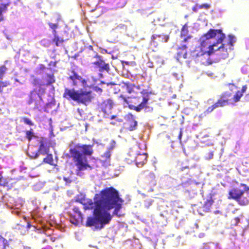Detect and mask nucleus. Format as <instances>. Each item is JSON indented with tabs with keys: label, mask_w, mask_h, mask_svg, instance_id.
<instances>
[{
	"label": "nucleus",
	"mask_w": 249,
	"mask_h": 249,
	"mask_svg": "<svg viewBox=\"0 0 249 249\" xmlns=\"http://www.w3.org/2000/svg\"><path fill=\"white\" fill-rule=\"evenodd\" d=\"M94 202L90 198L86 199L84 204L85 210L94 208L93 216L87 218L85 226L86 227H94L101 230L109 224L112 216L108 211L114 209L113 214L119 216V212L122 208L123 200L119 196L118 191L113 187H106L93 197Z\"/></svg>",
	"instance_id": "1"
},
{
	"label": "nucleus",
	"mask_w": 249,
	"mask_h": 249,
	"mask_svg": "<svg viewBox=\"0 0 249 249\" xmlns=\"http://www.w3.org/2000/svg\"><path fill=\"white\" fill-rule=\"evenodd\" d=\"M93 144L78 143L70 149L69 152L77 168L76 174L77 176H81V171L88 168L92 169V167L89 164L86 157H90L93 154Z\"/></svg>",
	"instance_id": "2"
},
{
	"label": "nucleus",
	"mask_w": 249,
	"mask_h": 249,
	"mask_svg": "<svg viewBox=\"0 0 249 249\" xmlns=\"http://www.w3.org/2000/svg\"><path fill=\"white\" fill-rule=\"evenodd\" d=\"M63 97L68 100H73L85 105L90 103L93 98L90 90L82 89L76 90L73 89L68 88L65 89Z\"/></svg>",
	"instance_id": "3"
},
{
	"label": "nucleus",
	"mask_w": 249,
	"mask_h": 249,
	"mask_svg": "<svg viewBox=\"0 0 249 249\" xmlns=\"http://www.w3.org/2000/svg\"><path fill=\"white\" fill-rule=\"evenodd\" d=\"M141 93L142 94V101L141 96H131V100H130V103H133L135 104H138V106H136L133 105L129 104L128 105V107L130 109L134 110L137 112H140L143 108H145V109H148V110H152V107L146 106L147 104H148V100H149V95L150 93V92H148L144 90H143L141 92Z\"/></svg>",
	"instance_id": "4"
},
{
	"label": "nucleus",
	"mask_w": 249,
	"mask_h": 249,
	"mask_svg": "<svg viewBox=\"0 0 249 249\" xmlns=\"http://www.w3.org/2000/svg\"><path fill=\"white\" fill-rule=\"evenodd\" d=\"M225 37L226 36L225 35H221L219 36H217V40L215 43H213L211 45H209V47H208V50L207 51H202V52L196 53L195 54V57L196 58L200 56H203L205 54H207L210 56L213 53L216 54L219 51V49H217V48L219 47V45H220L222 44V42Z\"/></svg>",
	"instance_id": "5"
},
{
	"label": "nucleus",
	"mask_w": 249,
	"mask_h": 249,
	"mask_svg": "<svg viewBox=\"0 0 249 249\" xmlns=\"http://www.w3.org/2000/svg\"><path fill=\"white\" fill-rule=\"evenodd\" d=\"M114 101L112 98L104 99L102 102L98 104V109L103 112L105 117H108L111 113V110L115 106Z\"/></svg>",
	"instance_id": "6"
},
{
	"label": "nucleus",
	"mask_w": 249,
	"mask_h": 249,
	"mask_svg": "<svg viewBox=\"0 0 249 249\" xmlns=\"http://www.w3.org/2000/svg\"><path fill=\"white\" fill-rule=\"evenodd\" d=\"M236 186L231 189L228 193V198L235 200L244 191H249V187L245 184L238 183L236 182Z\"/></svg>",
	"instance_id": "7"
},
{
	"label": "nucleus",
	"mask_w": 249,
	"mask_h": 249,
	"mask_svg": "<svg viewBox=\"0 0 249 249\" xmlns=\"http://www.w3.org/2000/svg\"><path fill=\"white\" fill-rule=\"evenodd\" d=\"M29 97L28 104L31 105L34 104L35 108L39 109L43 105L44 103L42 101V97L39 93H37L36 89L32 90L30 92Z\"/></svg>",
	"instance_id": "8"
},
{
	"label": "nucleus",
	"mask_w": 249,
	"mask_h": 249,
	"mask_svg": "<svg viewBox=\"0 0 249 249\" xmlns=\"http://www.w3.org/2000/svg\"><path fill=\"white\" fill-rule=\"evenodd\" d=\"M94 57L96 58V60L93 61L92 64L94 65V68L97 69L101 72L105 71L108 72L110 70L109 64L106 63L102 57L97 53L94 55Z\"/></svg>",
	"instance_id": "9"
},
{
	"label": "nucleus",
	"mask_w": 249,
	"mask_h": 249,
	"mask_svg": "<svg viewBox=\"0 0 249 249\" xmlns=\"http://www.w3.org/2000/svg\"><path fill=\"white\" fill-rule=\"evenodd\" d=\"M68 75L67 80L71 82L72 86H78V82L82 83L84 86L87 85V81L79 75L73 69L69 71Z\"/></svg>",
	"instance_id": "10"
},
{
	"label": "nucleus",
	"mask_w": 249,
	"mask_h": 249,
	"mask_svg": "<svg viewBox=\"0 0 249 249\" xmlns=\"http://www.w3.org/2000/svg\"><path fill=\"white\" fill-rule=\"evenodd\" d=\"M124 125L126 129L130 131H132L137 129L138 122L133 114L128 113L125 117Z\"/></svg>",
	"instance_id": "11"
},
{
	"label": "nucleus",
	"mask_w": 249,
	"mask_h": 249,
	"mask_svg": "<svg viewBox=\"0 0 249 249\" xmlns=\"http://www.w3.org/2000/svg\"><path fill=\"white\" fill-rule=\"evenodd\" d=\"M72 210L75 214H77V217L75 214H70V222L77 226L79 223H82L83 221V215L80 211V208L77 206H74Z\"/></svg>",
	"instance_id": "12"
},
{
	"label": "nucleus",
	"mask_w": 249,
	"mask_h": 249,
	"mask_svg": "<svg viewBox=\"0 0 249 249\" xmlns=\"http://www.w3.org/2000/svg\"><path fill=\"white\" fill-rule=\"evenodd\" d=\"M38 152L39 154L45 155L49 153L50 147V141L46 138H42L39 141Z\"/></svg>",
	"instance_id": "13"
},
{
	"label": "nucleus",
	"mask_w": 249,
	"mask_h": 249,
	"mask_svg": "<svg viewBox=\"0 0 249 249\" xmlns=\"http://www.w3.org/2000/svg\"><path fill=\"white\" fill-rule=\"evenodd\" d=\"M231 92L225 91L222 93L217 101L220 103L221 106L224 107L230 104H232V102L231 97Z\"/></svg>",
	"instance_id": "14"
},
{
	"label": "nucleus",
	"mask_w": 249,
	"mask_h": 249,
	"mask_svg": "<svg viewBox=\"0 0 249 249\" xmlns=\"http://www.w3.org/2000/svg\"><path fill=\"white\" fill-rule=\"evenodd\" d=\"M169 36L163 34L153 35L151 37V43L158 44L159 43L167 42Z\"/></svg>",
	"instance_id": "15"
},
{
	"label": "nucleus",
	"mask_w": 249,
	"mask_h": 249,
	"mask_svg": "<svg viewBox=\"0 0 249 249\" xmlns=\"http://www.w3.org/2000/svg\"><path fill=\"white\" fill-rule=\"evenodd\" d=\"M240 205L249 204V190L244 191L235 200Z\"/></svg>",
	"instance_id": "16"
},
{
	"label": "nucleus",
	"mask_w": 249,
	"mask_h": 249,
	"mask_svg": "<svg viewBox=\"0 0 249 249\" xmlns=\"http://www.w3.org/2000/svg\"><path fill=\"white\" fill-rule=\"evenodd\" d=\"M217 35H218L217 36H219L225 34L222 33L221 29H210L203 35V36L205 39L210 40V39L214 38Z\"/></svg>",
	"instance_id": "17"
},
{
	"label": "nucleus",
	"mask_w": 249,
	"mask_h": 249,
	"mask_svg": "<svg viewBox=\"0 0 249 249\" xmlns=\"http://www.w3.org/2000/svg\"><path fill=\"white\" fill-rule=\"evenodd\" d=\"M187 46L186 44H182L181 46H178L177 49V59L179 60V59H186L187 58Z\"/></svg>",
	"instance_id": "18"
},
{
	"label": "nucleus",
	"mask_w": 249,
	"mask_h": 249,
	"mask_svg": "<svg viewBox=\"0 0 249 249\" xmlns=\"http://www.w3.org/2000/svg\"><path fill=\"white\" fill-rule=\"evenodd\" d=\"M189 33V30L188 29V26L186 24H184L181 30L180 36L183 38L182 41V43H187L188 40L192 38V36L191 35H188Z\"/></svg>",
	"instance_id": "19"
},
{
	"label": "nucleus",
	"mask_w": 249,
	"mask_h": 249,
	"mask_svg": "<svg viewBox=\"0 0 249 249\" xmlns=\"http://www.w3.org/2000/svg\"><path fill=\"white\" fill-rule=\"evenodd\" d=\"M248 89L247 85L243 86L241 90H237L233 97L231 98L232 104L240 101L241 98L242 97L243 93H245Z\"/></svg>",
	"instance_id": "20"
},
{
	"label": "nucleus",
	"mask_w": 249,
	"mask_h": 249,
	"mask_svg": "<svg viewBox=\"0 0 249 249\" xmlns=\"http://www.w3.org/2000/svg\"><path fill=\"white\" fill-rule=\"evenodd\" d=\"M147 154L146 153L138 155L135 158L136 165L138 167L142 166L147 161Z\"/></svg>",
	"instance_id": "21"
},
{
	"label": "nucleus",
	"mask_w": 249,
	"mask_h": 249,
	"mask_svg": "<svg viewBox=\"0 0 249 249\" xmlns=\"http://www.w3.org/2000/svg\"><path fill=\"white\" fill-rule=\"evenodd\" d=\"M217 49H219V51L217 52L216 55L220 58L224 59L228 57V53L227 49L225 48L224 44H221Z\"/></svg>",
	"instance_id": "22"
},
{
	"label": "nucleus",
	"mask_w": 249,
	"mask_h": 249,
	"mask_svg": "<svg viewBox=\"0 0 249 249\" xmlns=\"http://www.w3.org/2000/svg\"><path fill=\"white\" fill-rule=\"evenodd\" d=\"M12 178H5L2 177L0 182V186L6 188L7 190H10L13 187V183L12 182Z\"/></svg>",
	"instance_id": "23"
},
{
	"label": "nucleus",
	"mask_w": 249,
	"mask_h": 249,
	"mask_svg": "<svg viewBox=\"0 0 249 249\" xmlns=\"http://www.w3.org/2000/svg\"><path fill=\"white\" fill-rule=\"evenodd\" d=\"M218 107H223L220 103L217 100V101L213 104L212 106L209 107L203 112V114L204 116H206L211 113L215 109Z\"/></svg>",
	"instance_id": "24"
},
{
	"label": "nucleus",
	"mask_w": 249,
	"mask_h": 249,
	"mask_svg": "<svg viewBox=\"0 0 249 249\" xmlns=\"http://www.w3.org/2000/svg\"><path fill=\"white\" fill-rule=\"evenodd\" d=\"M218 107H223L220 103L217 100V101L213 104L212 106L209 107L203 112V114L204 116H206L211 113L215 109Z\"/></svg>",
	"instance_id": "25"
},
{
	"label": "nucleus",
	"mask_w": 249,
	"mask_h": 249,
	"mask_svg": "<svg viewBox=\"0 0 249 249\" xmlns=\"http://www.w3.org/2000/svg\"><path fill=\"white\" fill-rule=\"evenodd\" d=\"M213 203V200L212 197L209 199H207L204 204L203 205L202 208L203 211L205 212H210L211 211V208Z\"/></svg>",
	"instance_id": "26"
},
{
	"label": "nucleus",
	"mask_w": 249,
	"mask_h": 249,
	"mask_svg": "<svg viewBox=\"0 0 249 249\" xmlns=\"http://www.w3.org/2000/svg\"><path fill=\"white\" fill-rule=\"evenodd\" d=\"M134 87H135V86L134 84L129 83H123L122 88L125 89L129 94H131L133 92Z\"/></svg>",
	"instance_id": "27"
},
{
	"label": "nucleus",
	"mask_w": 249,
	"mask_h": 249,
	"mask_svg": "<svg viewBox=\"0 0 249 249\" xmlns=\"http://www.w3.org/2000/svg\"><path fill=\"white\" fill-rule=\"evenodd\" d=\"M10 3L11 2L8 1L6 3L1 4V6H0V22L3 20L2 13L7 10V7L10 5Z\"/></svg>",
	"instance_id": "28"
},
{
	"label": "nucleus",
	"mask_w": 249,
	"mask_h": 249,
	"mask_svg": "<svg viewBox=\"0 0 249 249\" xmlns=\"http://www.w3.org/2000/svg\"><path fill=\"white\" fill-rule=\"evenodd\" d=\"M46 157L43 159V162L49 164L51 165H54L53 163V159L52 154H46Z\"/></svg>",
	"instance_id": "29"
},
{
	"label": "nucleus",
	"mask_w": 249,
	"mask_h": 249,
	"mask_svg": "<svg viewBox=\"0 0 249 249\" xmlns=\"http://www.w3.org/2000/svg\"><path fill=\"white\" fill-rule=\"evenodd\" d=\"M65 41V40L61 37L58 36L53 37L52 42L54 43L56 46H59L62 45Z\"/></svg>",
	"instance_id": "30"
},
{
	"label": "nucleus",
	"mask_w": 249,
	"mask_h": 249,
	"mask_svg": "<svg viewBox=\"0 0 249 249\" xmlns=\"http://www.w3.org/2000/svg\"><path fill=\"white\" fill-rule=\"evenodd\" d=\"M211 43L210 41V40H208V39H204L203 40L200 44V52H202V51H206L205 49H208V47H209V45H211Z\"/></svg>",
	"instance_id": "31"
},
{
	"label": "nucleus",
	"mask_w": 249,
	"mask_h": 249,
	"mask_svg": "<svg viewBox=\"0 0 249 249\" xmlns=\"http://www.w3.org/2000/svg\"><path fill=\"white\" fill-rule=\"evenodd\" d=\"M25 137L29 142L31 141L33 138H36V136L32 129L25 131Z\"/></svg>",
	"instance_id": "32"
},
{
	"label": "nucleus",
	"mask_w": 249,
	"mask_h": 249,
	"mask_svg": "<svg viewBox=\"0 0 249 249\" xmlns=\"http://www.w3.org/2000/svg\"><path fill=\"white\" fill-rule=\"evenodd\" d=\"M47 79H46L47 86H50L52 84L55 83V80L54 78V75L53 74H48L47 75Z\"/></svg>",
	"instance_id": "33"
},
{
	"label": "nucleus",
	"mask_w": 249,
	"mask_h": 249,
	"mask_svg": "<svg viewBox=\"0 0 249 249\" xmlns=\"http://www.w3.org/2000/svg\"><path fill=\"white\" fill-rule=\"evenodd\" d=\"M9 246L8 241L0 235V249H6Z\"/></svg>",
	"instance_id": "34"
},
{
	"label": "nucleus",
	"mask_w": 249,
	"mask_h": 249,
	"mask_svg": "<svg viewBox=\"0 0 249 249\" xmlns=\"http://www.w3.org/2000/svg\"><path fill=\"white\" fill-rule=\"evenodd\" d=\"M193 167V166H190L189 165H184L183 163H182L180 167L178 168V171L180 172L186 171L187 172L189 169Z\"/></svg>",
	"instance_id": "35"
},
{
	"label": "nucleus",
	"mask_w": 249,
	"mask_h": 249,
	"mask_svg": "<svg viewBox=\"0 0 249 249\" xmlns=\"http://www.w3.org/2000/svg\"><path fill=\"white\" fill-rule=\"evenodd\" d=\"M7 70V68L5 65L0 66V79L3 78Z\"/></svg>",
	"instance_id": "36"
},
{
	"label": "nucleus",
	"mask_w": 249,
	"mask_h": 249,
	"mask_svg": "<svg viewBox=\"0 0 249 249\" xmlns=\"http://www.w3.org/2000/svg\"><path fill=\"white\" fill-rule=\"evenodd\" d=\"M9 85V83L7 81L3 82L0 81V94L3 92V88L6 87Z\"/></svg>",
	"instance_id": "37"
},
{
	"label": "nucleus",
	"mask_w": 249,
	"mask_h": 249,
	"mask_svg": "<svg viewBox=\"0 0 249 249\" xmlns=\"http://www.w3.org/2000/svg\"><path fill=\"white\" fill-rule=\"evenodd\" d=\"M240 219L239 217H235L233 219L231 220V226L234 227L238 225V224L240 223Z\"/></svg>",
	"instance_id": "38"
},
{
	"label": "nucleus",
	"mask_w": 249,
	"mask_h": 249,
	"mask_svg": "<svg viewBox=\"0 0 249 249\" xmlns=\"http://www.w3.org/2000/svg\"><path fill=\"white\" fill-rule=\"evenodd\" d=\"M119 98H121L124 103H125V104H126L128 105H129L130 100H129V99L131 98V96H129V97H127L124 96L123 94H121L119 95Z\"/></svg>",
	"instance_id": "39"
},
{
	"label": "nucleus",
	"mask_w": 249,
	"mask_h": 249,
	"mask_svg": "<svg viewBox=\"0 0 249 249\" xmlns=\"http://www.w3.org/2000/svg\"><path fill=\"white\" fill-rule=\"evenodd\" d=\"M22 121L24 124H28L30 126H32L34 125L33 122L30 120L29 118L26 117H23L22 118Z\"/></svg>",
	"instance_id": "40"
},
{
	"label": "nucleus",
	"mask_w": 249,
	"mask_h": 249,
	"mask_svg": "<svg viewBox=\"0 0 249 249\" xmlns=\"http://www.w3.org/2000/svg\"><path fill=\"white\" fill-rule=\"evenodd\" d=\"M211 7V5L208 3H204L198 6V8L208 10Z\"/></svg>",
	"instance_id": "41"
},
{
	"label": "nucleus",
	"mask_w": 249,
	"mask_h": 249,
	"mask_svg": "<svg viewBox=\"0 0 249 249\" xmlns=\"http://www.w3.org/2000/svg\"><path fill=\"white\" fill-rule=\"evenodd\" d=\"M28 154L29 155V156H30V157L32 159L37 158L39 155L38 151L36 153H33V152H30L28 151Z\"/></svg>",
	"instance_id": "42"
},
{
	"label": "nucleus",
	"mask_w": 249,
	"mask_h": 249,
	"mask_svg": "<svg viewBox=\"0 0 249 249\" xmlns=\"http://www.w3.org/2000/svg\"><path fill=\"white\" fill-rule=\"evenodd\" d=\"M122 64H125L126 65H130L132 66H135L136 64V62L134 61H129L123 60V61H122Z\"/></svg>",
	"instance_id": "43"
},
{
	"label": "nucleus",
	"mask_w": 249,
	"mask_h": 249,
	"mask_svg": "<svg viewBox=\"0 0 249 249\" xmlns=\"http://www.w3.org/2000/svg\"><path fill=\"white\" fill-rule=\"evenodd\" d=\"M229 41L228 42V45L231 46H232L233 43L235 42L234 37V36H231V35H229Z\"/></svg>",
	"instance_id": "44"
},
{
	"label": "nucleus",
	"mask_w": 249,
	"mask_h": 249,
	"mask_svg": "<svg viewBox=\"0 0 249 249\" xmlns=\"http://www.w3.org/2000/svg\"><path fill=\"white\" fill-rule=\"evenodd\" d=\"M48 24L50 28L52 30L56 29V28L58 27L57 23H53L51 22H49Z\"/></svg>",
	"instance_id": "45"
},
{
	"label": "nucleus",
	"mask_w": 249,
	"mask_h": 249,
	"mask_svg": "<svg viewBox=\"0 0 249 249\" xmlns=\"http://www.w3.org/2000/svg\"><path fill=\"white\" fill-rule=\"evenodd\" d=\"M86 199L84 197H81L80 198L78 197L76 199L75 201L79 202L84 205V204L85 203Z\"/></svg>",
	"instance_id": "46"
},
{
	"label": "nucleus",
	"mask_w": 249,
	"mask_h": 249,
	"mask_svg": "<svg viewBox=\"0 0 249 249\" xmlns=\"http://www.w3.org/2000/svg\"><path fill=\"white\" fill-rule=\"evenodd\" d=\"M63 180L65 181L66 184H70L72 182V180L69 177H64Z\"/></svg>",
	"instance_id": "47"
},
{
	"label": "nucleus",
	"mask_w": 249,
	"mask_h": 249,
	"mask_svg": "<svg viewBox=\"0 0 249 249\" xmlns=\"http://www.w3.org/2000/svg\"><path fill=\"white\" fill-rule=\"evenodd\" d=\"M213 151L209 152L207 153V159L208 160H211L213 158Z\"/></svg>",
	"instance_id": "48"
},
{
	"label": "nucleus",
	"mask_w": 249,
	"mask_h": 249,
	"mask_svg": "<svg viewBox=\"0 0 249 249\" xmlns=\"http://www.w3.org/2000/svg\"><path fill=\"white\" fill-rule=\"evenodd\" d=\"M201 249H211L210 246L209 244L204 243L203 246L201 248Z\"/></svg>",
	"instance_id": "49"
},
{
	"label": "nucleus",
	"mask_w": 249,
	"mask_h": 249,
	"mask_svg": "<svg viewBox=\"0 0 249 249\" xmlns=\"http://www.w3.org/2000/svg\"><path fill=\"white\" fill-rule=\"evenodd\" d=\"M46 69L45 66L44 64H40L39 65L38 69L40 71H44Z\"/></svg>",
	"instance_id": "50"
},
{
	"label": "nucleus",
	"mask_w": 249,
	"mask_h": 249,
	"mask_svg": "<svg viewBox=\"0 0 249 249\" xmlns=\"http://www.w3.org/2000/svg\"><path fill=\"white\" fill-rule=\"evenodd\" d=\"M56 65V61H51L49 63V66L55 67Z\"/></svg>",
	"instance_id": "51"
},
{
	"label": "nucleus",
	"mask_w": 249,
	"mask_h": 249,
	"mask_svg": "<svg viewBox=\"0 0 249 249\" xmlns=\"http://www.w3.org/2000/svg\"><path fill=\"white\" fill-rule=\"evenodd\" d=\"M104 157H106L107 159H109L110 158V152H108V151H107L106 152L104 156Z\"/></svg>",
	"instance_id": "52"
},
{
	"label": "nucleus",
	"mask_w": 249,
	"mask_h": 249,
	"mask_svg": "<svg viewBox=\"0 0 249 249\" xmlns=\"http://www.w3.org/2000/svg\"><path fill=\"white\" fill-rule=\"evenodd\" d=\"M198 5H196L193 8V11H194L195 12H196L198 10V9H199V8H198Z\"/></svg>",
	"instance_id": "53"
},
{
	"label": "nucleus",
	"mask_w": 249,
	"mask_h": 249,
	"mask_svg": "<svg viewBox=\"0 0 249 249\" xmlns=\"http://www.w3.org/2000/svg\"><path fill=\"white\" fill-rule=\"evenodd\" d=\"M53 30L52 33L53 35V37H54L55 36H58L57 35V32H56V29H54V30Z\"/></svg>",
	"instance_id": "54"
},
{
	"label": "nucleus",
	"mask_w": 249,
	"mask_h": 249,
	"mask_svg": "<svg viewBox=\"0 0 249 249\" xmlns=\"http://www.w3.org/2000/svg\"><path fill=\"white\" fill-rule=\"evenodd\" d=\"M182 130H181V129H180V131H179V133L178 136V139H179L180 140H181V137H182Z\"/></svg>",
	"instance_id": "55"
},
{
	"label": "nucleus",
	"mask_w": 249,
	"mask_h": 249,
	"mask_svg": "<svg viewBox=\"0 0 249 249\" xmlns=\"http://www.w3.org/2000/svg\"><path fill=\"white\" fill-rule=\"evenodd\" d=\"M34 85H36V84H38V80L37 79H35L34 80Z\"/></svg>",
	"instance_id": "56"
},
{
	"label": "nucleus",
	"mask_w": 249,
	"mask_h": 249,
	"mask_svg": "<svg viewBox=\"0 0 249 249\" xmlns=\"http://www.w3.org/2000/svg\"><path fill=\"white\" fill-rule=\"evenodd\" d=\"M39 92H41V93H43L45 92V89H40L39 90Z\"/></svg>",
	"instance_id": "57"
},
{
	"label": "nucleus",
	"mask_w": 249,
	"mask_h": 249,
	"mask_svg": "<svg viewBox=\"0 0 249 249\" xmlns=\"http://www.w3.org/2000/svg\"><path fill=\"white\" fill-rule=\"evenodd\" d=\"M31 227V225L29 223H28V224L27 225V228L29 229Z\"/></svg>",
	"instance_id": "58"
},
{
	"label": "nucleus",
	"mask_w": 249,
	"mask_h": 249,
	"mask_svg": "<svg viewBox=\"0 0 249 249\" xmlns=\"http://www.w3.org/2000/svg\"><path fill=\"white\" fill-rule=\"evenodd\" d=\"M116 117V116L115 115H113V116H111L110 119H111V120H112V119H115Z\"/></svg>",
	"instance_id": "59"
},
{
	"label": "nucleus",
	"mask_w": 249,
	"mask_h": 249,
	"mask_svg": "<svg viewBox=\"0 0 249 249\" xmlns=\"http://www.w3.org/2000/svg\"><path fill=\"white\" fill-rule=\"evenodd\" d=\"M99 90H100L101 91H102V89H100V88H99Z\"/></svg>",
	"instance_id": "60"
},
{
	"label": "nucleus",
	"mask_w": 249,
	"mask_h": 249,
	"mask_svg": "<svg viewBox=\"0 0 249 249\" xmlns=\"http://www.w3.org/2000/svg\"><path fill=\"white\" fill-rule=\"evenodd\" d=\"M215 213H218V211H216V212H215Z\"/></svg>",
	"instance_id": "61"
},
{
	"label": "nucleus",
	"mask_w": 249,
	"mask_h": 249,
	"mask_svg": "<svg viewBox=\"0 0 249 249\" xmlns=\"http://www.w3.org/2000/svg\"><path fill=\"white\" fill-rule=\"evenodd\" d=\"M196 50L194 51V53H195L196 52Z\"/></svg>",
	"instance_id": "62"
}]
</instances>
